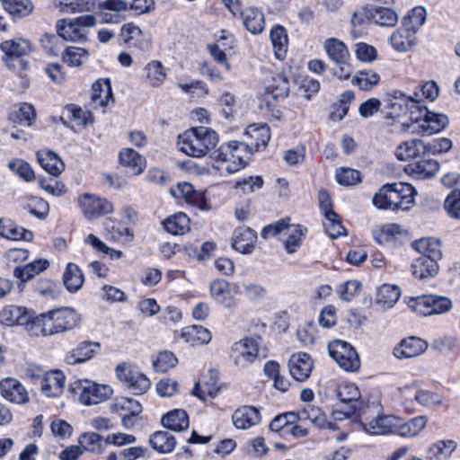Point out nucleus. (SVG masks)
Segmentation results:
<instances>
[{"label":"nucleus","instance_id":"obj_55","mask_svg":"<svg viewBox=\"0 0 460 460\" xmlns=\"http://www.w3.org/2000/svg\"><path fill=\"white\" fill-rule=\"evenodd\" d=\"M426 16V9L422 6H416L403 17L402 24L417 33L419 29L424 24Z\"/></svg>","mask_w":460,"mask_h":460},{"label":"nucleus","instance_id":"obj_29","mask_svg":"<svg viewBox=\"0 0 460 460\" xmlns=\"http://www.w3.org/2000/svg\"><path fill=\"white\" fill-rule=\"evenodd\" d=\"M429 146L420 139H411L402 142L395 149L394 155L400 161H407L425 155Z\"/></svg>","mask_w":460,"mask_h":460},{"label":"nucleus","instance_id":"obj_38","mask_svg":"<svg viewBox=\"0 0 460 460\" xmlns=\"http://www.w3.org/2000/svg\"><path fill=\"white\" fill-rule=\"evenodd\" d=\"M427 418L425 416H417L406 422H403L401 418L398 417V422L394 434L401 437H415L420 433V431L426 427Z\"/></svg>","mask_w":460,"mask_h":460},{"label":"nucleus","instance_id":"obj_31","mask_svg":"<svg viewBox=\"0 0 460 460\" xmlns=\"http://www.w3.org/2000/svg\"><path fill=\"white\" fill-rule=\"evenodd\" d=\"M438 261L428 257H418L411 264L412 275L420 280L434 278L438 273Z\"/></svg>","mask_w":460,"mask_h":460},{"label":"nucleus","instance_id":"obj_44","mask_svg":"<svg viewBox=\"0 0 460 460\" xmlns=\"http://www.w3.org/2000/svg\"><path fill=\"white\" fill-rule=\"evenodd\" d=\"M260 341V336L246 337L234 343V349L239 351L246 361L252 362L259 357Z\"/></svg>","mask_w":460,"mask_h":460},{"label":"nucleus","instance_id":"obj_26","mask_svg":"<svg viewBox=\"0 0 460 460\" xmlns=\"http://www.w3.org/2000/svg\"><path fill=\"white\" fill-rule=\"evenodd\" d=\"M428 349V342L420 338L411 336L402 340L394 349V356L398 358H409L420 356Z\"/></svg>","mask_w":460,"mask_h":460},{"label":"nucleus","instance_id":"obj_1","mask_svg":"<svg viewBox=\"0 0 460 460\" xmlns=\"http://www.w3.org/2000/svg\"><path fill=\"white\" fill-rule=\"evenodd\" d=\"M217 133L210 128L194 127L178 137L180 151L193 156L203 157L218 143Z\"/></svg>","mask_w":460,"mask_h":460},{"label":"nucleus","instance_id":"obj_45","mask_svg":"<svg viewBox=\"0 0 460 460\" xmlns=\"http://www.w3.org/2000/svg\"><path fill=\"white\" fill-rule=\"evenodd\" d=\"M289 93V82L281 75H278L272 78V83L265 88L264 96L268 101L271 97L274 101L284 99Z\"/></svg>","mask_w":460,"mask_h":460},{"label":"nucleus","instance_id":"obj_11","mask_svg":"<svg viewBox=\"0 0 460 460\" xmlns=\"http://www.w3.org/2000/svg\"><path fill=\"white\" fill-rule=\"evenodd\" d=\"M359 417L363 429L370 435L394 434L398 422V417L394 415L377 414L370 418L367 411H363Z\"/></svg>","mask_w":460,"mask_h":460},{"label":"nucleus","instance_id":"obj_33","mask_svg":"<svg viewBox=\"0 0 460 460\" xmlns=\"http://www.w3.org/2000/svg\"><path fill=\"white\" fill-rule=\"evenodd\" d=\"M416 32L403 24L390 37L393 48L401 52L410 50L416 44Z\"/></svg>","mask_w":460,"mask_h":460},{"label":"nucleus","instance_id":"obj_4","mask_svg":"<svg viewBox=\"0 0 460 460\" xmlns=\"http://www.w3.org/2000/svg\"><path fill=\"white\" fill-rule=\"evenodd\" d=\"M385 106L382 112L385 119L394 120L411 111H417L420 108V97L416 91L413 95H407L401 91H394L388 93L385 99Z\"/></svg>","mask_w":460,"mask_h":460},{"label":"nucleus","instance_id":"obj_10","mask_svg":"<svg viewBox=\"0 0 460 460\" xmlns=\"http://www.w3.org/2000/svg\"><path fill=\"white\" fill-rule=\"evenodd\" d=\"M330 356L345 371L354 372L360 367V360L356 349L348 342L334 341L328 346Z\"/></svg>","mask_w":460,"mask_h":460},{"label":"nucleus","instance_id":"obj_41","mask_svg":"<svg viewBox=\"0 0 460 460\" xmlns=\"http://www.w3.org/2000/svg\"><path fill=\"white\" fill-rule=\"evenodd\" d=\"M49 263L47 260L39 259L22 267L13 270V275L22 282L31 280L34 276L48 269Z\"/></svg>","mask_w":460,"mask_h":460},{"label":"nucleus","instance_id":"obj_56","mask_svg":"<svg viewBox=\"0 0 460 460\" xmlns=\"http://www.w3.org/2000/svg\"><path fill=\"white\" fill-rule=\"evenodd\" d=\"M456 447V442L454 440H439L430 447L429 454L436 460H447Z\"/></svg>","mask_w":460,"mask_h":460},{"label":"nucleus","instance_id":"obj_6","mask_svg":"<svg viewBox=\"0 0 460 460\" xmlns=\"http://www.w3.org/2000/svg\"><path fill=\"white\" fill-rule=\"evenodd\" d=\"M96 24V19L92 14L78 16L73 19L58 21L57 32L65 40L84 41L87 39V29Z\"/></svg>","mask_w":460,"mask_h":460},{"label":"nucleus","instance_id":"obj_3","mask_svg":"<svg viewBox=\"0 0 460 460\" xmlns=\"http://www.w3.org/2000/svg\"><path fill=\"white\" fill-rule=\"evenodd\" d=\"M246 151V145L239 141H230L221 145L215 150L210 157L217 164L214 168L219 171H226L227 173H234L245 166L243 154Z\"/></svg>","mask_w":460,"mask_h":460},{"label":"nucleus","instance_id":"obj_34","mask_svg":"<svg viewBox=\"0 0 460 460\" xmlns=\"http://www.w3.org/2000/svg\"><path fill=\"white\" fill-rule=\"evenodd\" d=\"M143 80L151 87L161 86L166 79V72L163 64L158 60H151L143 68Z\"/></svg>","mask_w":460,"mask_h":460},{"label":"nucleus","instance_id":"obj_9","mask_svg":"<svg viewBox=\"0 0 460 460\" xmlns=\"http://www.w3.org/2000/svg\"><path fill=\"white\" fill-rule=\"evenodd\" d=\"M323 48L329 58L337 65L334 75L341 79H348L352 74V67L349 61L350 58L347 46L336 38L325 40Z\"/></svg>","mask_w":460,"mask_h":460},{"label":"nucleus","instance_id":"obj_7","mask_svg":"<svg viewBox=\"0 0 460 460\" xmlns=\"http://www.w3.org/2000/svg\"><path fill=\"white\" fill-rule=\"evenodd\" d=\"M407 305L411 310L425 316L444 314L452 308L448 297L437 295L412 296L408 299Z\"/></svg>","mask_w":460,"mask_h":460},{"label":"nucleus","instance_id":"obj_19","mask_svg":"<svg viewBox=\"0 0 460 460\" xmlns=\"http://www.w3.org/2000/svg\"><path fill=\"white\" fill-rule=\"evenodd\" d=\"M0 394L13 403L22 404L29 402L27 390L20 381L13 377H5L0 381Z\"/></svg>","mask_w":460,"mask_h":460},{"label":"nucleus","instance_id":"obj_21","mask_svg":"<svg viewBox=\"0 0 460 460\" xmlns=\"http://www.w3.org/2000/svg\"><path fill=\"white\" fill-rule=\"evenodd\" d=\"M257 242L255 231L246 226L237 227L232 236V247L243 254L252 252Z\"/></svg>","mask_w":460,"mask_h":460},{"label":"nucleus","instance_id":"obj_58","mask_svg":"<svg viewBox=\"0 0 460 460\" xmlns=\"http://www.w3.org/2000/svg\"><path fill=\"white\" fill-rule=\"evenodd\" d=\"M335 178L339 184L346 187L357 185L362 181L360 172L350 167L337 168Z\"/></svg>","mask_w":460,"mask_h":460},{"label":"nucleus","instance_id":"obj_49","mask_svg":"<svg viewBox=\"0 0 460 460\" xmlns=\"http://www.w3.org/2000/svg\"><path fill=\"white\" fill-rule=\"evenodd\" d=\"M299 421V417L296 416V412L288 411L279 414L270 423V429L274 432L279 433L282 437H288V431L290 425H293Z\"/></svg>","mask_w":460,"mask_h":460},{"label":"nucleus","instance_id":"obj_30","mask_svg":"<svg viewBox=\"0 0 460 460\" xmlns=\"http://www.w3.org/2000/svg\"><path fill=\"white\" fill-rule=\"evenodd\" d=\"M36 156L42 169L53 176H58L65 168L63 161L56 153L51 150H39L36 153Z\"/></svg>","mask_w":460,"mask_h":460},{"label":"nucleus","instance_id":"obj_61","mask_svg":"<svg viewBox=\"0 0 460 460\" xmlns=\"http://www.w3.org/2000/svg\"><path fill=\"white\" fill-rule=\"evenodd\" d=\"M89 53L87 49L79 47H67L62 53L65 63L71 66H78L87 60Z\"/></svg>","mask_w":460,"mask_h":460},{"label":"nucleus","instance_id":"obj_5","mask_svg":"<svg viewBox=\"0 0 460 460\" xmlns=\"http://www.w3.org/2000/svg\"><path fill=\"white\" fill-rule=\"evenodd\" d=\"M70 390L78 395L80 402L84 405L102 402L108 400L113 393L110 385H100L90 380H76L70 385Z\"/></svg>","mask_w":460,"mask_h":460},{"label":"nucleus","instance_id":"obj_20","mask_svg":"<svg viewBox=\"0 0 460 460\" xmlns=\"http://www.w3.org/2000/svg\"><path fill=\"white\" fill-rule=\"evenodd\" d=\"M31 314L32 313L28 311L25 307L7 305L0 312V323L7 326L22 325L25 327L28 332Z\"/></svg>","mask_w":460,"mask_h":460},{"label":"nucleus","instance_id":"obj_36","mask_svg":"<svg viewBox=\"0 0 460 460\" xmlns=\"http://www.w3.org/2000/svg\"><path fill=\"white\" fill-rule=\"evenodd\" d=\"M412 247L420 253V257H428L437 261L442 258L441 243L438 239L421 238L413 242Z\"/></svg>","mask_w":460,"mask_h":460},{"label":"nucleus","instance_id":"obj_51","mask_svg":"<svg viewBox=\"0 0 460 460\" xmlns=\"http://www.w3.org/2000/svg\"><path fill=\"white\" fill-rule=\"evenodd\" d=\"M149 445L159 453H170L172 451V434L170 431L157 430L150 436Z\"/></svg>","mask_w":460,"mask_h":460},{"label":"nucleus","instance_id":"obj_48","mask_svg":"<svg viewBox=\"0 0 460 460\" xmlns=\"http://www.w3.org/2000/svg\"><path fill=\"white\" fill-rule=\"evenodd\" d=\"M78 442L82 450L95 454L103 452L106 444V438L94 432H85L79 437Z\"/></svg>","mask_w":460,"mask_h":460},{"label":"nucleus","instance_id":"obj_52","mask_svg":"<svg viewBox=\"0 0 460 460\" xmlns=\"http://www.w3.org/2000/svg\"><path fill=\"white\" fill-rule=\"evenodd\" d=\"M270 36L276 57L282 59L285 57L288 42L285 28L279 25L275 26L270 31Z\"/></svg>","mask_w":460,"mask_h":460},{"label":"nucleus","instance_id":"obj_24","mask_svg":"<svg viewBox=\"0 0 460 460\" xmlns=\"http://www.w3.org/2000/svg\"><path fill=\"white\" fill-rule=\"evenodd\" d=\"M66 376L60 370H52L40 377L41 392L48 397L59 396L64 390Z\"/></svg>","mask_w":460,"mask_h":460},{"label":"nucleus","instance_id":"obj_23","mask_svg":"<svg viewBox=\"0 0 460 460\" xmlns=\"http://www.w3.org/2000/svg\"><path fill=\"white\" fill-rule=\"evenodd\" d=\"M291 376L299 382L306 380L313 369V360L306 353L293 354L288 361Z\"/></svg>","mask_w":460,"mask_h":460},{"label":"nucleus","instance_id":"obj_32","mask_svg":"<svg viewBox=\"0 0 460 460\" xmlns=\"http://www.w3.org/2000/svg\"><path fill=\"white\" fill-rule=\"evenodd\" d=\"M180 338L190 346L208 344L212 335L210 332L201 325H190L182 329Z\"/></svg>","mask_w":460,"mask_h":460},{"label":"nucleus","instance_id":"obj_40","mask_svg":"<svg viewBox=\"0 0 460 460\" xmlns=\"http://www.w3.org/2000/svg\"><path fill=\"white\" fill-rule=\"evenodd\" d=\"M174 198L183 199L186 203L202 208L205 203L204 196L197 191L193 185L187 181H181L177 184V193L174 191Z\"/></svg>","mask_w":460,"mask_h":460},{"label":"nucleus","instance_id":"obj_42","mask_svg":"<svg viewBox=\"0 0 460 460\" xmlns=\"http://www.w3.org/2000/svg\"><path fill=\"white\" fill-rule=\"evenodd\" d=\"M299 420H310L313 425L319 429L331 428L332 423L327 420L325 413L318 407L307 405L298 413Z\"/></svg>","mask_w":460,"mask_h":460},{"label":"nucleus","instance_id":"obj_27","mask_svg":"<svg viewBox=\"0 0 460 460\" xmlns=\"http://www.w3.org/2000/svg\"><path fill=\"white\" fill-rule=\"evenodd\" d=\"M0 236L13 241H31L33 234L31 231L18 226L11 218H0Z\"/></svg>","mask_w":460,"mask_h":460},{"label":"nucleus","instance_id":"obj_39","mask_svg":"<svg viewBox=\"0 0 460 460\" xmlns=\"http://www.w3.org/2000/svg\"><path fill=\"white\" fill-rule=\"evenodd\" d=\"M111 97V84L109 79H99L93 84L91 99L94 107L106 106Z\"/></svg>","mask_w":460,"mask_h":460},{"label":"nucleus","instance_id":"obj_17","mask_svg":"<svg viewBox=\"0 0 460 460\" xmlns=\"http://www.w3.org/2000/svg\"><path fill=\"white\" fill-rule=\"evenodd\" d=\"M101 349V344L97 341H83L65 356V361L68 365H77L92 359Z\"/></svg>","mask_w":460,"mask_h":460},{"label":"nucleus","instance_id":"obj_47","mask_svg":"<svg viewBox=\"0 0 460 460\" xmlns=\"http://www.w3.org/2000/svg\"><path fill=\"white\" fill-rule=\"evenodd\" d=\"M400 296L401 290L397 286L385 284L378 289L376 303L383 308H391Z\"/></svg>","mask_w":460,"mask_h":460},{"label":"nucleus","instance_id":"obj_22","mask_svg":"<svg viewBox=\"0 0 460 460\" xmlns=\"http://www.w3.org/2000/svg\"><path fill=\"white\" fill-rule=\"evenodd\" d=\"M53 312L59 333L73 331L81 324V314L72 307H58L53 309Z\"/></svg>","mask_w":460,"mask_h":460},{"label":"nucleus","instance_id":"obj_28","mask_svg":"<svg viewBox=\"0 0 460 460\" xmlns=\"http://www.w3.org/2000/svg\"><path fill=\"white\" fill-rule=\"evenodd\" d=\"M337 396L341 402L348 404V407L342 410L347 418L354 414L357 410H359L357 404L360 398V392L354 384L341 385L338 389Z\"/></svg>","mask_w":460,"mask_h":460},{"label":"nucleus","instance_id":"obj_46","mask_svg":"<svg viewBox=\"0 0 460 460\" xmlns=\"http://www.w3.org/2000/svg\"><path fill=\"white\" fill-rule=\"evenodd\" d=\"M63 282L66 289L73 293L79 290L84 283V275L75 263H68L63 274Z\"/></svg>","mask_w":460,"mask_h":460},{"label":"nucleus","instance_id":"obj_14","mask_svg":"<svg viewBox=\"0 0 460 460\" xmlns=\"http://www.w3.org/2000/svg\"><path fill=\"white\" fill-rule=\"evenodd\" d=\"M390 187L391 209L408 210L413 206L415 189L411 184L394 182Z\"/></svg>","mask_w":460,"mask_h":460},{"label":"nucleus","instance_id":"obj_25","mask_svg":"<svg viewBox=\"0 0 460 460\" xmlns=\"http://www.w3.org/2000/svg\"><path fill=\"white\" fill-rule=\"evenodd\" d=\"M232 421L236 429H247L260 423L261 413L253 406L243 405L234 411Z\"/></svg>","mask_w":460,"mask_h":460},{"label":"nucleus","instance_id":"obj_64","mask_svg":"<svg viewBox=\"0 0 460 460\" xmlns=\"http://www.w3.org/2000/svg\"><path fill=\"white\" fill-rule=\"evenodd\" d=\"M403 232L404 230L400 225L388 224L381 227L376 236V240L380 243L392 242L397 240Z\"/></svg>","mask_w":460,"mask_h":460},{"label":"nucleus","instance_id":"obj_2","mask_svg":"<svg viewBox=\"0 0 460 460\" xmlns=\"http://www.w3.org/2000/svg\"><path fill=\"white\" fill-rule=\"evenodd\" d=\"M411 123L402 122L404 130H410L411 133H418L422 136H430L440 132L448 125V118L443 113L429 111L425 106L420 104L417 111H411L409 117Z\"/></svg>","mask_w":460,"mask_h":460},{"label":"nucleus","instance_id":"obj_37","mask_svg":"<svg viewBox=\"0 0 460 460\" xmlns=\"http://www.w3.org/2000/svg\"><path fill=\"white\" fill-rule=\"evenodd\" d=\"M438 168L439 164L436 160L422 158L409 164L407 172L417 179H427L434 176Z\"/></svg>","mask_w":460,"mask_h":460},{"label":"nucleus","instance_id":"obj_63","mask_svg":"<svg viewBox=\"0 0 460 460\" xmlns=\"http://www.w3.org/2000/svg\"><path fill=\"white\" fill-rule=\"evenodd\" d=\"M63 38L58 34H45L40 39V44L45 51L53 56H58L59 53H63L62 48L64 46Z\"/></svg>","mask_w":460,"mask_h":460},{"label":"nucleus","instance_id":"obj_54","mask_svg":"<svg viewBox=\"0 0 460 460\" xmlns=\"http://www.w3.org/2000/svg\"><path fill=\"white\" fill-rule=\"evenodd\" d=\"M354 93L352 91H346L341 95L340 100L333 103L332 112L330 115L331 119L334 121L341 120L348 113L349 103L354 100Z\"/></svg>","mask_w":460,"mask_h":460},{"label":"nucleus","instance_id":"obj_53","mask_svg":"<svg viewBox=\"0 0 460 460\" xmlns=\"http://www.w3.org/2000/svg\"><path fill=\"white\" fill-rule=\"evenodd\" d=\"M90 116L89 112L84 111L80 107L75 104H68L65 107L60 119L65 125H67L66 119H68L75 122L77 126H84L88 123Z\"/></svg>","mask_w":460,"mask_h":460},{"label":"nucleus","instance_id":"obj_18","mask_svg":"<svg viewBox=\"0 0 460 460\" xmlns=\"http://www.w3.org/2000/svg\"><path fill=\"white\" fill-rule=\"evenodd\" d=\"M120 37L126 44L142 51H146L151 47L149 35L143 32L141 29L133 22L122 25L120 29Z\"/></svg>","mask_w":460,"mask_h":460},{"label":"nucleus","instance_id":"obj_35","mask_svg":"<svg viewBox=\"0 0 460 460\" xmlns=\"http://www.w3.org/2000/svg\"><path fill=\"white\" fill-rule=\"evenodd\" d=\"M367 17L381 26L393 27L398 22L397 13L391 7L369 6Z\"/></svg>","mask_w":460,"mask_h":460},{"label":"nucleus","instance_id":"obj_12","mask_svg":"<svg viewBox=\"0 0 460 460\" xmlns=\"http://www.w3.org/2000/svg\"><path fill=\"white\" fill-rule=\"evenodd\" d=\"M78 205L88 219H95L113 211V206L105 198L94 194L84 193L77 199Z\"/></svg>","mask_w":460,"mask_h":460},{"label":"nucleus","instance_id":"obj_50","mask_svg":"<svg viewBox=\"0 0 460 460\" xmlns=\"http://www.w3.org/2000/svg\"><path fill=\"white\" fill-rule=\"evenodd\" d=\"M119 161L122 165L132 168L137 174L142 172L146 165V159L131 148L119 152Z\"/></svg>","mask_w":460,"mask_h":460},{"label":"nucleus","instance_id":"obj_59","mask_svg":"<svg viewBox=\"0 0 460 460\" xmlns=\"http://www.w3.org/2000/svg\"><path fill=\"white\" fill-rule=\"evenodd\" d=\"M246 134L254 139L256 149L265 148L270 138V128L266 124L251 125L248 127Z\"/></svg>","mask_w":460,"mask_h":460},{"label":"nucleus","instance_id":"obj_15","mask_svg":"<svg viewBox=\"0 0 460 460\" xmlns=\"http://www.w3.org/2000/svg\"><path fill=\"white\" fill-rule=\"evenodd\" d=\"M55 314L52 310L40 315L31 314V323L28 327V333L31 336H52L58 334V328L56 320H54Z\"/></svg>","mask_w":460,"mask_h":460},{"label":"nucleus","instance_id":"obj_8","mask_svg":"<svg viewBox=\"0 0 460 460\" xmlns=\"http://www.w3.org/2000/svg\"><path fill=\"white\" fill-rule=\"evenodd\" d=\"M116 376L134 394H145L151 385L149 378L128 362H122L115 367Z\"/></svg>","mask_w":460,"mask_h":460},{"label":"nucleus","instance_id":"obj_43","mask_svg":"<svg viewBox=\"0 0 460 460\" xmlns=\"http://www.w3.org/2000/svg\"><path fill=\"white\" fill-rule=\"evenodd\" d=\"M245 28L252 34L261 33L264 29V15L258 8L251 7L240 13Z\"/></svg>","mask_w":460,"mask_h":460},{"label":"nucleus","instance_id":"obj_13","mask_svg":"<svg viewBox=\"0 0 460 460\" xmlns=\"http://www.w3.org/2000/svg\"><path fill=\"white\" fill-rule=\"evenodd\" d=\"M0 49L4 52L3 61L9 69H16L14 59L22 58L31 51V44L28 40L15 38L4 40L0 44Z\"/></svg>","mask_w":460,"mask_h":460},{"label":"nucleus","instance_id":"obj_62","mask_svg":"<svg viewBox=\"0 0 460 460\" xmlns=\"http://www.w3.org/2000/svg\"><path fill=\"white\" fill-rule=\"evenodd\" d=\"M414 399L420 405L429 409L438 407L442 403L443 401L442 396L439 394L434 391L424 389L418 390L414 394Z\"/></svg>","mask_w":460,"mask_h":460},{"label":"nucleus","instance_id":"obj_57","mask_svg":"<svg viewBox=\"0 0 460 460\" xmlns=\"http://www.w3.org/2000/svg\"><path fill=\"white\" fill-rule=\"evenodd\" d=\"M4 9L13 16L24 17L32 12L31 0H3Z\"/></svg>","mask_w":460,"mask_h":460},{"label":"nucleus","instance_id":"obj_16","mask_svg":"<svg viewBox=\"0 0 460 460\" xmlns=\"http://www.w3.org/2000/svg\"><path fill=\"white\" fill-rule=\"evenodd\" d=\"M233 292L239 293V287L235 284L230 285L226 280L215 279L210 283V295L216 303L226 308H233L236 305V299Z\"/></svg>","mask_w":460,"mask_h":460},{"label":"nucleus","instance_id":"obj_60","mask_svg":"<svg viewBox=\"0 0 460 460\" xmlns=\"http://www.w3.org/2000/svg\"><path fill=\"white\" fill-rule=\"evenodd\" d=\"M380 81V75L372 70L359 71L353 78L352 84L358 86L360 90H369L377 85Z\"/></svg>","mask_w":460,"mask_h":460}]
</instances>
